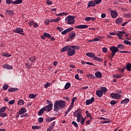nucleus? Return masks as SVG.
<instances>
[{"label": "nucleus", "mask_w": 131, "mask_h": 131, "mask_svg": "<svg viewBox=\"0 0 131 131\" xmlns=\"http://www.w3.org/2000/svg\"><path fill=\"white\" fill-rule=\"evenodd\" d=\"M66 106V101L60 100H57L54 102V111L58 112L60 109H63L65 108Z\"/></svg>", "instance_id": "nucleus-1"}, {"label": "nucleus", "mask_w": 131, "mask_h": 131, "mask_svg": "<svg viewBox=\"0 0 131 131\" xmlns=\"http://www.w3.org/2000/svg\"><path fill=\"white\" fill-rule=\"evenodd\" d=\"M75 16L72 15L68 16L66 19L65 21L68 22V24L69 25H73L75 23Z\"/></svg>", "instance_id": "nucleus-2"}, {"label": "nucleus", "mask_w": 131, "mask_h": 131, "mask_svg": "<svg viewBox=\"0 0 131 131\" xmlns=\"http://www.w3.org/2000/svg\"><path fill=\"white\" fill-rule=\"evenodd\" d=\"M110 51L112 52L111 55H109L111 61H112V58L115 56V46H113L110 48Z\"/></svg>", "instance_id": "nucleus-3"}, {"label": "nucleus", "mask_w": 131, "mask_h": 131, "mask_svg": "<svg viewBox=\"0 0 131 131\" xmlns=\"http://www.w3.org/2000/svg\"><path fill=\"white\" fill-rule=\"evenodd\" d=\"M14 33H18V34H21V35H25V34L23 32V29L21 28H16L15 30H13Z\"/></svg>", "instance_id": "nucleus-4"}, {"label": "nucleus", "mask_w": 131, "mask_h": 131, "mask_svg": "<svg viewBox=\"0 0 131 131\" xmlns=\"http://www.w3.org/2000/svg\"><path fill=\"white\" fill-rule=\"evenodd\" d=\"M115 93V99L116 100H120L122 98V96L120 94H122V92L121 91H117Z\"/></svg>", "instance_id": "nucleus-5"}, {"label": "nucleus", "mask_w": 131, "mask_h": 131, "mask_svg": "<svg viewBox=\"0 0 131 131\" xmlns=\"http://www.w3.org/2000/svg\"><path fill=\"white\" fill-rule=\"evenodd\" d=\"M44 109L45 111H47V112L52 111V110L53 109V104L51 103L48 105H46Z\"/></svg>", "instance_id": "nucleus-6"}, {"label": "nucleus", "mask_w": 131, "mask_h": 131, "mask_svg": "<svg viewBox=\"0 0 131 131\" xmlns=\"http://www.w3.org/2000/svg\"><path fill=\"white\" fill-rule=\"evenodd\" d=\"M68 55H69L70 57L74 56V55H75V50L71 49V48H70L69 51H68Z\"/></svg>", "instance_id": "nucleus-7"}, {"label": "nucleus", "mask_w": 131, "mask_h": 131, "mask_svg": "<svg viewBox=\"0 0 131 131\" xmlns=\"http://www.w3.org/2000/svg\"><path fill=\"white\" fill-rule=\"evenodd\" d=\"M72 30H73V27L68 28V29L64 30L63 31H62L61 32V34H62V35H64L65 34H67V33H68V32H70L71 31H72Z\"/></svg>", "instance_id": "nucleus-8"}, {"label": "nucleus", "mask_w": 131, "mask_h": 131, "mask_svg": "<svg viewBox=\"0 0 131 131\" xmlns=\"http://www.w3.org/2000/svg\"><path fill=\"white\" fill-rule=\"evenodd\" d=\"M123 22V18H122V17H119L117 18L116 20V24H118L119 25L120 24H122Z\"/></svg>", "instance_id": "nucleus-9"}, {"label": "nucleus", "mask_w": 131, "mask_h": 131, "mask_svg": "<svg viewBox=\"0 0 131 131\" xmlns=\"http://www.w3.org/2000/svg\"><path fill=\"white\" fill-rule=\"evenodd\" d=\"M123 33H125L124 31H120L117 34V36L119 39H122V36H123Z\"/></svg>", "instance_id": "nucleus-10"}, {"label": "nucleus", "mask_w": 131, "mask_h": 131, "mask_svg": "<svg viewBox=\"0 0 131 131\" xmlns=\"http://www.w3.org/2000/svg\"><path fill=\"white\" fill-rule=\"evenodd\" d=\"M76 36V34L74 31H72L71 32L69 33V37L72 39H74V37Z\"/></svg>", "instance_id": "nucleus-11"}, {"label": "nucleus", "mask_w": 131, "mask_h": 131, "mask_svg": "<svg viewBox=\"0 0 131 131\" xmlns=\"http://www.w3.org/2000/svg\"><path fill=\"white\" fill-rule=\"evenodd\" d=\"M95 101V98L92 97L91 99H88L86 100V105H90V104H92Z\"/></svg>", "instance_id": "nucleus-12"}, {"label": "nucleus", "mask_w": 131, "mask_h": 131, "mask_svg": "<svg viewBox=\"0 0 131 131\" xmlns=\"http://www.w3.org/2000/svg\"><path fill=\"white\" fill-rule=\"evenodd\" d=\"M88 27H89V26H88V25H79V26H76L75 27V28H79V29H84L85 28H88Z\"/></svg>", "instance_id": "nucleus-13"}, {"label": "nucleus", "mask_w": 131, "mask_h": 131, "mask_svg": "<svg viewBox=\"0 0 131 131\" xmlns=\"http://www.w3.org/2000/svg\"><path fill=\"white\" fill-rule=\"evenodd\" d=\"M70 48H71V46H65L60 50V52L63 53L64 52H66V51H69Z\"/></svg>", "instance_id": "nucleus-14"}, {"label": "nucleus", "mask_w": 131, "mask_h": 131, "mask_svg": "<svg viewBox=\"0 0 131 131\" xmlns=\"http://www.w3.org/2000/svg\"><path fill=\"white\" fill-rule=\"evenodd\" d=\"M27 110L26 108H24V107H22L20 110L18 112V114L19 115H21V114H24V113H26L27 112Z\"/></svg>", "instance_id": "nucleus-15"}, {"label": "nucleus", "mask_w": 131, "mask_h": 131, "mask_svg": "<svg viewBox=\"0 0 131 131\" xmlns=\"http://www.w3.org/2000/svg\"><path fill=\"white\" fill-rule=\"evenodd\" d=\"M96 95L97 97H99V98H101L102 96H103V92L101 90H97L96 91Z\"/></svg>", "instance_id": "nucleus-16"}, {"label": "nucleus", "mask_w": 131, "mask_h": 131, "mask_svg": "<svg viewBox=\"0 0 131 131\" xmlns=\"http://www.w3.org/2000/svg\"><path fill=\"white\" fill-rule=\"evenodd\" d=\"M96 6V3L95 1H90L88 5V8H90L91 7H95Z\"/></svg>", "instance_id": "nucleus-17"}, {"label": "nucleus", "mask_w": 131, "mask_h": 131, "mask_svg": "<svg viewBox=\"0 0 131 131\" xmlns=\"http://www.w3.org/2000/svg\"><path fill=\"white\" fill-rule=\"evenodd\" d=\"M82 115H81V114H80V113L79 112V113L78 114V116H77V122H80V120H81V118L82 119Z\"/></svg>", "instance_id": "nucleus-18"}, {"label": "nucleus", "mask_w": 131, "mask_h": 131, "mask_svg": "<svg viewBox=\"0 0 131 131\" xmlns=\"http://www.w3.org/2000/svg\"><path fill=\"white\" fill-rule=\"evenodd\" d=\"M19 90L18 88H9L8 91L9 93H13V92H17Z\"/></svg>", "instance_id": "nucleus-19"}, {"label": "nucleus", "mask_w": 131, "mask_h": 131, "mask_svg": "<svg viewBox=\"0 0 131 131\" xmlns=\"http://www.w3.org/2000/svg\"><path fill=\"white\" fill-rule=\"evenodd\" d=\"M3 68H5V69H8V70H10V69H13V66H10L9 64H4L3 66Z\"/></svg>", "instance_id": "nucleus-20"}, {"label": "nucleus", "mask_w": 131, "mask_h": 131, "mask_svg": "<svg viewBox=\"0 0 131 131\" xmlns=\"http://www.w3.org/2000/svg\"><path fill=\"white\" fill-rule=\"evenodd\" d=\"M86 56L90 57V58H95L96 55H95L94 53H86Z\"/></svg>", "instance_id": "nucleus-21"}, {"label": "nucleus", "mask_w": 131, "mask_h": 131, "mask_svg": "<svg viewBox=\"0 0 131 131\" xmlns=\"http://www.w3.org/2000/svg\"><path fill=\"white\" fill-rule=\"evenodd\" d=\"M125 69L128 71H131V63H127L125 67Z\"/></svg>", "instance_id": "nucleus-22"}, {"label": "nucleus", "mask_w": 131, "mask_h": 131, "mask_svg": "<svg viewBox=\"0 0 131 131\" xmlns=\"http://www.w3.org/2000/svg\"><path fill=\"white\" fill-rule=\"evenodd\" d=\"M95 76L97 77V78H101V77H102V73L101 72H96L95 73Z\"/></svg>", "instance_id": "nucleus-23"}, {"label": "nucleus", "mask_w": 131, "mask_h": 131, "mask_svg": "<svg viewBox=\"0 0 131 131\" xmlns=\"http://www.w3.org/2000/svg\"><path fill=\"white\" fill-rule=\"evenodd\" d=\"M60 20H61V17H57L56 19L50 20V22H55L56 23H57V22H59Z\"/></svg>", "instance_id": "nucleus-24"}, {"label": "nucleus", "mask_w": 131, "mask_h": 131, "mask_svg": "<svg viewBox=\"0 0 131 131\" xmlns=\"http://www.w3.org/2000/svg\"><path fill=\"white\" fill-rule=\"evenodd\" d=\"M129 102L128 98H125L121 101V104H127Z\"/></svg>", "instance_id": "nucleus-25"}, {"label": "nucleus", "mask_w": 131, "mask_h": 131, "mask_svg": "<svg viewBox=\"0 0 131 131\" xmlns=\"http://www.w3.org/2000/svg\"><path fill=\"white\" fill-rule=\"evenodd\" d=\"M6 13L7 14V15H9V16H12L13 14H14V11L13 10H6Z\"/></svg>", "instance_id": "nucleus-26"}, {"label": "nucleus", "mask_w": 131, "mask_h": 131, "mask_svg": "<svg viewBox=\"0 0 131 131\" xmlns=\"http://www.w3.org/2000/svg\"><path fill=\"white\" fill-rule=\"evenodd\" d=\"M44 111H45V108H41L38 113V115H39V116H41V115H42V114H43Z\"/></svg>", "instance_id": "nucleus-27"}, {"label": "nucleus", "mask_w": 131, "mask_h": 131, "mask_svg": "<svg viewBox=\"0 0 131 131\" xmlns=\"http://www.w3.org/2000/svg\"><path fill=\"white\" fill-rule=\"evenodd\" d=\"M23 1L22 0H16L13 2V5H19V4H22Z\"/></svg>", "instance_id": "nucleus-28"}, {"label": "nucleus", "mask_w": 131, "mask_h": 131, "mask_svg": "<svg viewBox=\"0 0 131 131\" xmlns=\"http://www.w3.org/2000/svg\"><path fill=\"white\" fill-rule=\"evenodd\" d=\"M102 38H103V37L98 36L97 37L94 38L93 40H94V41H100Z\"/></svg>", "instance_id": "nucleus-29"}, {"label": "nucleus", "mask_w": 131, "mask_h": 131, "mask_svg": "<svg viewBox=\"0 0 131 131\" xmlns=\"http://www.w3.org/2000/svg\"><path fill=\"white\" fill-rule=\"evenodd\" d=\"M29 60L32 63H33V62H35V61L36 60V57L35 56H33V57H30Z\"/></svg>", "instance_id": "nucleus-30"}, {"label": "nucleus", "mask_w": 131, "mask_h": 131, "mask_svg": "<svg viewBox=\"0 0 131 131\" xmlns=\"http://www.w3.org/2000/svg\"><path fill=\"white\" fill-rule=\"evenodd\" d=\"M56 118L55 117H49L46 119V121H48V122H50V121H53V120H55Z\"/></svg>", "instance_id": "nucleus-31"}, {"label": "nucleus", "mask_w": 131, "mask_h": 131, "mask_svg": "<svg viewBox=\"0 0 131 131\" xmlns=\"http://www.w3.org/2000/svg\"><path fill=\"white\" fill-rule=\"evenodd\" d=\"M71 86V84L70 82H67L64 86L65 90H68Z\"/></svg>", "instance_id": "nucleus-32"}, {"label": "nucleus", "mask_w": 131, "mask_h": 131, "mask_svg": "<svg viewBox=\"0 0 131 131\" xmlns=\"http://www.w3.org/2000/svg\"><path fill=\"white\" fill-rule=\"evenodd\" d=\"M93 60H96V61H98L99 62H103V59L100 58L97 56L94 57Z\"/></svg>", "instance_id": "nucleus-33"}, {"label": "nucleus", "mask_w": 131, "mask_h": 131, "mask_svg": "<svg viewBox=\"0 0 131 131\" xmlns=\"http://www.w3.org/2000/svg\"><path fill=\"white\" fill-rule=\"evenodd\" d=\"M111 16L112 18H115V11L111 10Z\"/></svg>", "instance_id": "nucleus-34"}, {"label": "nucleus", "mask_w": 131, "mask_h": 131, "mask_svg": "<svg viewBox=\"0 0 131 131\" xmlns=\"http://www.w3.org/2000/svg\"><path fill=\"white\" fill-rule=\"evenodd\" d=\"M117 48V49H120V50H123L124 49V46L122 44H119Z\"/></svg>", "instance_id": "nucleus-35"}, {"label": "nucleus", "mask_w": 131, "mask_h": 131, "mask_svg": "<svg viewBox=\"0 0 131 131\" xmlns=\"http://www.w3.org/2000/svg\"><path fill=\"white\" fill-rule=\"evenodd\" d=\"M8 116V115L7 114V113H5L3 112H0V117H6Z\"/></svg>", "instance_id": "nucleus-36"}, {"label": "nucleus", "mask_w": 131, "mask_h": 131, "mask_svg": "<svg viewBox=\"0 0 131 131\" xmlns=\"http://www.w3.org/2000/svg\"><path fill=\"white\" fill-rule=\"evenodd\" d=\"M100 90H101L100 91H101L102 93L103 92L104 94L107 91V88H106L105 87H101Z\"/></svg>", "instance_id": "nucleus-37"}, {"label": "nucleus", "mask_w": 131, "mask_h": 131, "mask_svg": "<svg viewBox=\"0 0 131 131\" xmlns=\"http://www.w3.org/2000/svg\"><path fill=\"white\" fill-rule=\"evenodd\" d=\"M118 52L119 53H123V54H125V51H118V48L117 47H115V53H117Z\"/></svg>", "instance_id": "nucleus-38"}, {"label": "nucleus", "mask_w": 131, "mask_h": 131, "mask_svg": "<svg viewBox=\"0 0 131 131\" xmlns=\"http://www.w3.org/2000/svg\"><path fill=\"white\" fill-rule=\"evenodd\" d=\"M124 43H125V45L131 46V42L127 40H124Z\"/></svg>", "instance_id": "nucleus-39"}, {"label": "nucleus", "mask_w": 131, "mask_h": 131, "mask_svg": "<svg viewBox=\"0 0 131 131\" xmlns=\"http://www.w3.org/2000/svg\"><path fill=\"white\" fill-rule=\"evenodd\" d=\"M18 105H24V101H23V100H22V99H20V100H19L18 101Z\"/></svg>", "instance_id": "nucleus-40"}, {"label": "nucleus", "mask_w": 131, "mask_h": 131, "mask_svg": "<svg viewBox=\"0 0 131 131\" xmlns=\"http://www.w3.org/2000/svg\"><path fill=\"white\" fill-rule=\"evenodd\" d=\"M124 17H126V18H131V13H126L124 14Z\"/></svg>", "instance_id": "nucleus-41"}, {"label": "nucleus", "mask_w": 131, "mask_h": 131, "mask_svg": "<svg viewBox=\"0 0 131 131\" xmlns=\"http://www.w3.org/2000/svg\"><path fill=\"white\" fill-rule=\"evenodd\" d=\"M44 35H45V37H47L48 38H51V34H48V33H44Z\"/></svg>", "instance_id": "nucleus-42"}, {"label": "nucleus", "mask_w": 131, "mask_h": 131, "mask_svg": "<svg viewBox=\"0 0 131 131\" xmlns=\"http://www.w3.org/2000/svg\"><path fill=\"white\" fill-rule=\"evenodd\" d=\"M87 77H90V78H91L92 79H93V78H95V76L93 75L92 74H90L86 75Z\"/></svg>", "instance_id": "nucleus-43"}, {"label": "nucleus", "mask_w": 131, "mask_h": 131, "mask_svg": "<svg viewBox=\"0 0 131 131\" xmlns=\"http://www.w3.org/2000/svg\"><path fill=\"white\" fill-rule=\"evenodd\" d=\"M6 4H8V5H10V4H14V1H13V0H6Z\"/></svg>", "instance_id": "nucleus-44"}, {"label": "nucleus", "mask_w": 131, "mask_h": 131, "mask_svg": "<svg viewBox=\"0 0 131 131\" xmlns=\"http://www.w3.org/2000/svg\"><path fill=\"white\" fill-rule=\"evenodd\" d=\"M3 90H5V91H7V89H9V85L8 84H5L3 87Z\"/></svg>", "instance_id": "nucleus-45"}, {"label": "nucleus", "mask_w": 131, "mask_h": 131, "mask_svg": "<svg viewBox=\"0 0 131 131\" xmlns=\"http://www.w3.org/2000/svg\"><path fill=\"white\" fill-rule=\"evenodd\" d=\"M6 109H7V107H2L0 108V112H5Z\"/></svg>", "instance_id": "nucleus-46"}, {"label": "nucleus", "mask_w": 131, "mask_h": 131, "mask_svg": "<svg viewBox=\"0 0 131 131\" xmlns=\"http://www.w3.org/2000/svg\"><path fill=\"white\" fill-rule=\"evenodd\" d=\"M51 84H52L51 83L49 82H47L44 86V87L45 88V89H48V88H49L50 86V85H51Z\"/></svg>", "instance_id": "nucleus-47"}, {"label": "nucleus", "mask_w": 131, "mask_h": 131, "mask_svg": "<svg viewBox=\"0 0 131 131\" xmlns=\"http://www.w3.org/2000/svg\"><path fill=\"white\" fill-rule=\"evenodd\" d=\"M3 56H4V57H11V55H10L9 53H3Z\"/></svg>", "instance_id": "nucleus-48"}, {"label": "nucleus", "mask_w": 131, "mask_h": 131, "mask_svg": "<svg viewBox=\"0 0 131 131\" xmlns=\"http://www.w3.org/2000/svg\"><path fill=\"white\" fill-rule=\"evenodd\" d=\"M76 99H77V98L76 97H73L72 99V102H71V105H74V101H75V100H76Z\"/></svg>", "instance_id": "nucleus-49"}, {"label": "nucleus", "mask_w": 131, "mask_h": 131, "mask_svg": "<svg viewBox=\"0 0 131 131\" xmlns=\"http://www.w3.org/2000/svg\"><path fill=\"white\" fill-rule=\"evenodd\" d=\"M38 121L39 123H41L43 121V118L42 117H40L38 119Z\"/></svg>", "instance_id": "nucleus-50"}, {"label": "nucleus", "mask_w": 131, "mask_h": 131, "mask_svg": "<svg viewBox=\"0 0 131 131\" xmlns=\"http://www.w3.org/2000/svg\"><path fill=\"white\" fill-rule=\"evenodd\" d=\"M72 124L75 126V127H78V124H77V123L76 122L73 121L72 122Z\"/></svg>", "instance_id": "nucleus-51"}, {"label": "nucleus", "mask_w": 131, "mask_h": 131, "mask_svg": "<svg viewBox=\"0 0 131 131\" xmlns=\"http://www.w3.org/2000/svg\"><path fill=\"white\" fill-rule=\"evenodd\" d=\"M75 78H76V79H77V80H81V78H79V76L78 75V74L75 75Z\"/></svg>", "instance_id": "nucleus-52"}, {"label": "nucleus", "mask_w": 131, "mask_h": 131, "mask_svg": "<svg viewBox=\"0 0 131 131\" xmlns=\"http://www.w3.org/2000/svg\"><path fill=\"white\" fill-rule=\"evenodd\" d=\"M102 52H103V53H107V48L103 47L102 48Z\"/></svg>", "instance_id": "nucleus-53"}, {"label": "nucleus", "mask_w": 131, "mask_h": 131, "mask_svg": "<svg viewBox=\"0 0 131 131\" xmlns=\"http://www.w3.org/2000/svg\"><path fill=\"white\" fill-rule=\"evenodd\" d=\"M85 21L88 22V21H91V17H86L84 19Z\"/></svg>", "instance_id": "nucleus-54"}, {"label": "nucleus", "mask_w": 131, "mask_h": 131, "mask_svg": "<svg viewBox=\"0 0 131 131\" xmlns=\"http://www.w3.org/2000/svg\"><path fill=\"white\" fill-rule=\"evenodd\" d=\"M29 97L30 99H33V98L35 97V95L34 94H30Z\"/></svg>", "instance_id": "nucleus-55"}, {"label": "nucleus", "mask_w": 131, "mask_h": 131, "mask_svg": "<svg viewBox=\"0 0 131 131\" xmlns=\"http://www.w3.org/2000/svg\"><path fill=\"white\" fill-rule=\"evenodd\" d=\"M57 30H59L60 31V32H62V31H63V28H61L60 27H58L57 28Z\"/></svg>", "instance_id": "nucleus-56"}, {"label": "nucleus", "mask_w": 131, "mask_h": 131, "mask_svg": "<svg viewBox=\"0 0 131 131\" xmlns=\"http://www.w3.org/2000/svg\"><path fill=\"white\" fill-rule=\"evenodd\" d=\"M34 21L33 20H31L29 22L28 25L29 26H32V24H34Z\"/></svg>", "instance_id": "nucleus-57"}, {"label": "nucleus", "mask_w": 131, "mask_h": 131, "mask_svg": "<svg viewBox=\"0 0 131 131\" xmlns=\"http://www.w3.org/2000/svg\"><path fill=\"white\" fill-rule=\"evenodd\" d=\"M33 27H34V28H36L37 27H38V24H37V23H34Z\"/></svg>", "instance_id": "nucleus-58"}, {"label": "nucleus", "mask_w": 131, "mask_h": 131, "mask_svg": "<svg viewBox=\"0 0 131 131\" xmlns=\"http://www.w3.org/2000/svg\"><path fill=\"white\" fill-rule=\"evenodd\" d=\"M102 2V0H96V1L95 2V5H99L101 2Z\"/></svg>", "instance_id": "nucleus-59"}, {"label": "nucleus", "mask_w": 131, "mask_h": 131, "mask_svg": "<svg viewBox=\"0 0 131 131\" xmlns=\"http://www.w3.org/2000/svg\"><path fill=\"white\" fill-rule=\"evenodd\" d=\"M121 77H122L121 75L118 74L115 75V78H120Z\"/></svg>", "instance_id": "nucleus-60"}, {"label": "nucleus", "mask_w": 131, "mask_h": 131, "mask_svg": "<svg viewBox=\"0 0 131 131\" xmlns=\"http://www.w3.org/2000/svg\"><path fill=\"white\" fill-rule=\"evenodd\" d=\"M32 129H38L39 128L37 126H33L32 127Z\"/></svg>", "instance_id": "nucleus-61"}, {"label": "nucleus", "mask_w": 131, "mask_h": 131, "mask_svg": "<svg viewBox=\"0 0 131 131\" xmlns=\"http://www.w3.org/2000/svg\"><path fill=\"white\" fill-rule=\"evenodd\" d=\"M111 98H113V99H115V94L111 93Z\"/></svg>", "instance_id": "nucleus-62"}, {"label": "nucleus", "mask_w": 131, "mask_h": 131, "mask_svg": "<svg viewBox=\"0 0 131 131\" xmlns=\"http://www.w3.org/2000/svg\"><path fill=\"white\" fill-rule=\"evenodd\" d=\"M74 115L75 117H77V116H78V113L76 111L74 112Z\"/></svg>", "instance_id": "nucleus-63"}, {"label": "nucleus", "mask_w": 131, "mask_h": 131, "mask_svg": "<svg viewBox=\"0 0 131 131\" xmlns=\"http://www.w3.org/2000/svg\"><path fill=\"white\" fill-rule=\"evenodd\" d=\"M53 130V127L50 126L47 128V131H52Z\"/></svg>", "instance_id": "nucleus-64"}]
</instances>
